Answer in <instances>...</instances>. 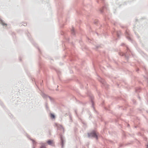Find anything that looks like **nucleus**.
<instances>
[{"label":"nucleus","mask_w":148,"mask_h":148,"mask_svg":"<svg viewBox=\"0 0 148 148\" xmlns=\"http://www.w3.org/2000/svg\"><path fill=\"white\" fill-rule=\"evenodd\" d=\"M88 136L90 137H93L97 139V136L96 132H93L90 134H88Z\"/></svg>","instance_id":"nucleus-1"},{"label":"nucleus","mask_w":148,"mask_h":148,"mask_svg":"<svg viewBox=\"0 0 148 148\" xmlns=\"http://www.w3.org/2000/svg\"><path fill=\"white\" fill-rule=\"evenodd\" d=\"M47 143L48 145L53 146L54 145V142L53 140H49L47 141Z\"/></svg>","instance_id":"nucleus-2"},{"label":"nucleus","mask_w":148,"mask_h":148,"mask_svg":"<svg viewBox=\"0 0 148 148\" xmlns=\"http://www.w3.org/2000/svg\"><path fill=\"white\" fill-rule=\"evenodd\" d=\"M51 117L52 118L54 119L55 118V116L53 114H51Z\"/></svg>","instance_id":"nucleus-3"},{"label":"nucleus","mask_w":148,"mask_h":148,"mask_svg":"<svg viewBox=\"0 0 148 148\" xmlns=\"http://www.w3.org/2000/svg\"><path fill=\"white\" fill-rule=\"evenodd\" d=\"M1 24L3 26L5 25V26H6V25H7V24H6L4 23H3V22H1Z\"/></svg>","instance_id":"nucleus-4"},{"label":"nucleus","mask_w":148,"mask_h":148,"mask_svg":"<svg viewBox=\"0 0 148 148\" xmlns=\"http://www.w3.org/2000/svg\"><path fill=\"white\" fill-rule=\"evenodd\" d=\"M45 146L44 145H42L40 147V148H45Z\"/></svg>","instance_id":"nucleus-5"},{"label":"nucleus","mask_w":148,"mask_h":148,"mask_svg":"<svg viewBox=\"0 0 148 148\" xmlns=\"http://www.w3.org/2000/svg\"><path fill=\"white\" fill-rule=\"evenodd\" d=\"M71 30H72V32H73V29H72Z\"/></svg>","instance_id":"nucleus-6"},{"label":"nucleus","mask_w":148,"mask_h":148,"mask_svg":"<svg viewBox=\"0 0 148 148\" xmlns=\"http://www.w3.org/2000/svg\"><path fill=\"white\" fill-rule=\"evenodd\" d=\"M147 148H148V145H147Z\"/></svg>","instance_id":"nucleus-7"}]
</instances>
